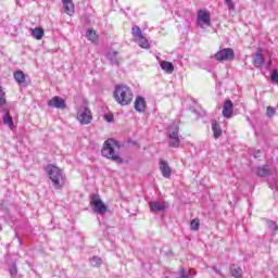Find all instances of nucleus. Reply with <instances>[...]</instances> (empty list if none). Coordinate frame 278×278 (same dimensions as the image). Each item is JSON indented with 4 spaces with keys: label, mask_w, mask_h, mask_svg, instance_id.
Returning a JSON list of instances; mask_svg holds the SVG:
<instances>
[{
    "label": "nucleus",
    "mask_w": 278,
    "mask_h": 278,
    "mask_svg": "<svg viewBox=\"0 0 278 278\" xmlns=\"http://www.w3.org/2000/svg\"><path fill=\"white\" fill-rule=\"evenodd\" d=\"M214 58L215 60H217V62H223L225 60H233L235 58L233 49L224 48L219 50L217 53H215Z\"/></svg>",
    "instance_id": "obj_8"
},
{
    "label": "nucleus",
    "mask_w": 278,
    "mask_h": 278,
    "mask_svg": "<svg viewBox=\"0 0 278 278\" xmlns=\"http://www.w3.org/2000/svg\"><path fill=\"white\" fill-rule=\"evenodd\" d=\"M90 204L93 205V212L100 214V216H103V214L108 212V205L103 203L99 194H93L91 197Z\"/></svg>",
    "instance_id": "obj_7"
},
{
    "label": "nucleus",
    "mask_w": 278,
    "mask_h": 278,
    "mask_svg": "<svg viewBox=\"0 0 278 278\" xmlns=\"http://www.w3.org/2000/svg\"><path fill=\"white\" fill-rule=\"evenodd\" d=\"M13 77L20 85L25 84V73H23V71L15 72Z\"/></svg>",
    "instance_id": "obj_24"
},
{
    "label": "nucleus",
    "mask_w": 278,
    "mask_h": 278,
    "mask_svg": "<svg viewBox=\"0 0 278 278\" xmlns=\"http://www.w3.org/2000/svg\"><path fill=\"white\" fill-rule=\"evenodd\" d=\"M108 60H110L111 64L118 66L119 60H118V51L111 50L106 54Z\"/></svg>",
    "instance_id": "obj_17"
},
{
    "label": "nucleus",
    "mask_w": 278,
    "mask_h": 278,
    "mask_svg": "<svg viewBox=\"0 0 278 278\" xmlns=\"http://www.w3.org/2000/svg\"><path fill=\"white\" fill-rule=\"evenodd\" d=\"M267 226L269 227L270 230L277 231V222L274 220H267Z\"/></svg>",
    "instance_id": "obj_31"
},
{
    "label": "nucleus",
    "mask_w": 278,
    "mask_h": 278,
    "mask_svg": "<svg viewBox=\"0 0 278 278\" xmlns=\"http://www.w3.org/2000/svg\"><path fill=\"white\" fill-rule=\"evenodd\" d=\"M190 227L192 231H199V227H201V222L199 220V218L192 219Z\"/></svg>",
    "instance_id": "obj_27"
},
{
    "label": "nucleus",
    "mask_w": 278,
    "mask_h": 278,
    "mask_svg": "<svg viewBox=\"0 0 278 278\" xmlns=\"http://www.w3.org/2000/svg\"><path fill=\"white\" fill-rule=\"evenodd\" d=\"M61 1L65 10V13H67L68 16H73V14H75V3H73V0H61Z\"/></svg>",
    "instance_id": "obj_15"
},
{
    "label": "nucleus",
    "mask_w": 278,
    "mask_h": 278,
    "mask_svg": "<svg viewBox=\"0 0 278 278\" xmlns=\"http://www.w3.org/2000/svg\"><path fill=\"white\" fill-rule=\"evenodd\" d=\"M222 114L224 118H231L233 116V102L231 100L224 102Z\"/></svg>",
    "instance_id": "obj_12"
},
{
    "label": "nucleus",
    "mask_w": 278,
    "mask_h": 278,
    "mask_svg": "<svg viewBox=\"0 0 278 278\" xmlns=\"http://www.w3.org/2000/svg\"><path fill=\"white\" fill-rule=\"evenodd\" d=\"M277 113V111L275 110V108L273 106H267V116L268 118H273V116H275V114Z\"/></svg>",
    "instance_id": "obj_30"
},
{
    "label": "nucleus",
    "mask_w": 278,
    "mask_h": 278,
    "mask_svg": "<svg viewBox=\"0 0 278 278\" xmlns=\"http://www.w3.org/2000/svg\"><path fill=\"white\" fill-rule=\"evenodd\" d=\"M2 112H4V115L2 117L3 125H7L9 129L14 128V119L12 118V115H10V110L3 109Z\"/></svg>",
    "instance_id": "obj_14"
},
{
    "label": "nucleus",
    "mask_w": 278,
    "mask_h": 278,
    "mask_svg": "<svg viewBox=\"0 0 278 278\" xmlns=\"http://www.w3.org/2000/svg\"><path fill=\"white\" fill-rule=\"evenodd\" d=\"M104 121H106L108 123H112V121H114V115L104 114Z\"/></svg>",
    "instance_id": "obj_34"
},
{
    "label": "nucleus",
    "mask_w": 278,
    "mask_h": 278,
    "mask_svg": "<svg viewBox=\"0 0 278 278\" xmlns=\"http://www.w3.org/2000/svg\"><path fill=\"white\" fill-rule=\"evenodd\" d=\"M46 173L49 177V179L52 181V186L55 190H62L66 184V176L64 175V172L60 169V167L49 164L46 167Z\"/></svg>",
    "instance_id": "obj_2"
},
{
    "label": "nucleus",
    "mask_w": 278,
    "mask_h": 278,
    "mask_svg": "<svg viewBox=\"0 0 278 278\" xmlns=\"http://www.w3.org/2000/svg\"><path fill=\"white\" fill-rule=\"evenodd\" d=\"M214 273H216L217 275H220V277H223V273H220L219 269H217L216 267H213Z\"/></svg>",
    "instance_id": "obj_35"
},
{
    "label": "nucleus",
    "mask_w": 278,
    "mask_h": 278,
    "mask_svg": "<svg viewBox=\"0 0 278 278\" xmlns=\"http://www.w3.org/2000/svg\"><path fill=\"white\" fill-rule=\"evenodd\" d=\"M271 81H274V84L278 85V71L277 70L271 71Z\"/></svg>",
    "instance_id": "obj_32"
},
{
    "label": "nucleus",
    "mask_w": 278,
    "mask_h": 278,
    "mask_svg": "<svg viewBox=\"0 0 278 278\" xmlns=\"http://www.w3.org/2000/svg\"><path fill=\"white\" fill-rule=\"evenodd\" d=\"M226 4L228 5V10H236V5H233L232 0H225Z\"/></svg>",
    "instance_id": "obj_33"
},
{
    "label": "nucleus",
    "mask_w": 278,
    "mask_h": 278,
    "mask_svg": "<svg viewBox=\"0 0 278 278\" xmlns=\"http://www.w3.org/2000/svg\"><path fill=\"white\" fill-rule=\"evenodd\" d=\"M161 68L165 71V73H173L175 71V66L168 61H161Z\"/></svg>",
    "instance_id": "obj_21"
},
{
    "label": "nucleus",
    "mask_w": 278,
    "mask_h": 278,
    "mask_svg": "<svg viewBox=\"0 0 278 278\" xmlns=\"http://www.w3.org/2000/svg\"><path fill=\"white\" fill-rule=\"evenodd\" d=\"M256 175L257 177H268V175H270V169L268 168V166L263 165L261 167H257Z\"/></svg>",
    "instance_id": "obj_22"
},
{
    "label": "nucleus",
    "mask_w": 278,
    "mask_h": 278,
    "mask_svg": "<svg viewBox=\"0 0 278 278\" xmlns=\"http://www.w3.org/2000/svg\"><path fill=\"white\" fill-rule=\"evenodd\" d=\"M30 31L35 40H42V38H45V29H42L41 27H36L34 29H30Z\"/></svg>",
    "instance_id": "obj_19"
},
{
    "label": "nucleus",
    "mask_w": 278,
    "mask_h": 278,
    "mask_svg": "<svg viewBox=\"0 0 278 278\" xmlns=\"http://www.w3.org/2000/svg\"><path fill=\"white\" fill-rule=\"evenodd\" d=\"M101 153L106 160H111L116 164H125V160L121 157V142L115 139H108L104 141Z\"/></svg>",
    "instance_id": "obj_1"
},
{
    "label": "nucleus",
    "mask_w": 278,
    "mask_h": 278,
    "mask_svg": "<svg viewBox=\"0 0 278 278\" xmlns=\"http://www.w3.org/2000/svg\"><path fill=\"white\" fill-rule=\"evenodd\" d=\"M179 140V127H175L174 130L169 134V147L177 149L180 144Z\"/></svg>",
    "instance_id": "obj_11"
},
{
    "label": "nucleus",
    "mask_w": 278,
    "mask_h": 278,
    "mask_svg": "<svg viewBox=\"0 0 278 278\" xmlns=\"http://www.w3.org/2000/svg\"><path fill=\"white\" fill-rule=\"evenodd\" d=\"M212 129H213L214 138H215L216 140H218V138H219L220 136H223V129H220V125H219L218 123L214 122V123L212 124Z\"/></svg>",
    "instance_id": "obj_23"
},
{
    "label": "nucleus",
    "mask_w": 278,
    "mask_h": 278,
    "mask_svg": "<svg viewBox=\"0 0 278 278\" xmlns=\"http://www.w3.org/2000/svg\"><path fill=\"white\" fill-rule=\"evenodd\" d=\"M90 264L91 266H101V264H103V260H101V257L99 256H93L91 260H90Z\"/></svg>",
    "instance_id": "obj_28"
},
{
    "label": "nucleus",
    "mask_w": 278,
    "mask_h": 278,
    "mask_svg": "<svg viewBox=\"0 0 278 278\" xmlns=\"http://www.w3.org/2000/svg\"><path fill=\"white\" fill-rule=\"evenodd\" d=\"M9 273H10L11 277H16V275H18V269L16 268V263H14V264L9 268Z\"/></svg>",
    "instance_id": "obj_29"
},
{
    "label": "nucleus",
    "mask_w": 278,
    "mask_h": 278,
    "mask_svg": "<svg viewBox=\"0 0 278 278\" xmlns=\"http://www.w3.org/2000/svg\"><path fill=\"white\" fill-rule=\"evenodd\" d=\"M86 36L88 40H90L91 42H97V38H99V36L97 35V31H94V29L92 28H89L87 30Z\"/></svg>",
    "instance_id": "obj_25"
},
{
    "label": "nucleus",
    "mask_w": 278,
    "mask_h": 278,
    "mask_svg": "<svg viewBox=\"0 0 278 278\" xmlns=\"http://www.w3.org/2000/svg\"><path fill=\"white\" fill-rule=\"evenodd\" d=\"M8 104V99L5 98V91L3 90V87H0V110L1 108H5Z\"/></svg>",
    "instance_id": "obj_26"
},
{
    "label": "nucleus",
    "mask_w": 278,
    "mask_h": 278,
    "mask_svg": "<svg viewBox=\"0 0 278 278\" xmlns=\"http://www.w3.org/2000/svg\"><path fill=\"white\" fill-rule=\"evenodd\" d=\"M197 23H198V26L201 27V29H205V27H210V25H212V17L210 15V11L205 9H200L198 11Z\"/></svg>",
    "instance_id": "obj_6"
},
{
    "label": "nucleus",
    "mask_w": 278,
    "mask_h": 278,
    "mask_svg": "<svg viewBox=\"0 0 278 278\" xmlns=\"http://www.w3.org/2000/svg\"><path fill=\"white\" fill-rule=\"evenodd\" d=\"M77 121L80 125H90L92 123V112L88 105L83 104L77 111Z\"/></svg>",
    "instance_id": "obj_4"
},
{
    "label": "nucleus",
    "mask_w": 278,
    "mask_h": 278,
    "mask_svg": "<svg viewBox=\"0 0 278 278\" xmlns=\"http://www.w3.org/2000/svg\"><path fill=\"white\" fill-rule=\"evenodd\" d=\"M229 270H230V275L233 277V278H242V268L238 265H231L229 267Z\"/></svg>",
    "instance_id": "obj_20"
},
{
    "label": "nucleus",
    "mask_w": 278,
    "mask_h": 278,
    "mask_svg": "<svg viewBox=\"0 0 278 278\" xmlns=\"http://www.w3.org/2000/svg\"><path fill=\"white\" fill-rule=\"evenodd\" d=\"M160 170L165 179H170L173 169L170 168V165H168V161L160 159Z\"/></svg>",
    "instance_id": "obj_10"
},
{
    "label": "nucleus",
    "mask_w": 278,
    "mask_h": 278,
    "mask_svg": "<svg viewBox=\"0 0 278 278\" xmlns=\"http://www.w3.org/2000/svg\"><path fill=\"white\" fill-rule=\"evenodd\" d=\"M49 108H56V110H65L66 109V101L64 98L60 96H55L48 101Z\"/></svg>",
    "instance_id": "obj_9"
},
{
    "label": "nucleus",
    "mask_w": 278,
    "mask_h": 278,
    "mask_svg": "<svg viewBox=\"0 0 278 278\" xmlns=\"http://www.w3.org/2000/svg\"><path fill=\"white\" fill-rule=\"evenodd\" d=\"M113 97L119 105H129L134 101V91L127 85H116Z\"/></svg>",
    "instance_id": "obj_3"
},
{
    "label": "nucleus",
    "mask_w": 278,
    "mask_h": 278,
    "mask_svg": "<svg viewBox=\"0 0 278 278\" xmlns=\"http://www.w3.org/2000/svg\"><path fill=\"white\" fill-rule=\"evenodd\" d=\"M149 205L151 212H164L166 210L164 202H150Z\"/></svg>",
    "instance_id": "obj_18"
},
{
    "label": "nucleus",
    "mask_w": 278,
    "mask_h": 278,
    "mask_svg": "<svg viewBox=\"0 0 278 278\" xmlns=\"http://www.w3.org/2000/svg\"><path fill=\"white\" fill-rule=\"evenodd\" d=\"M253 64L255 66V68H262V66H264V54H262V50H257L255 58L253 60Z\"/></svg>",
    "instance_id": "obj_16"
},
{
    "label": "nucleus",
    "mask_w": 278,
    "mask_h": 278,
    "mask_svg": "<svg viewBox=\"0 0 278 278\" xmlns=\"http://www.w3.org/2000/svg\"><path fill=\"white\" fill-rule=\"evenodd\" d=\"M135 110L136 112H138L139 114H142L143 112H146L147 110V101L144 100V98L138 96L135 100Z\"/></svg>",
    "instance_id": "obj_13"
},
{
    "label": "nucleus",
    "mask_w": 278,
    "mask_h": 278,
    "mask_svg": "<svg viewBox=\"0 0 278 278\" xmlns=\"http://www.w3.org/2000/svg\"><path fill=\"white\" fill-rule=\"evenodd\" d=\"M131 34L134 38H136L141 49H151V43H149V39L144 37V35L142 34V29H140L138 25L132 26Z\"/></svg>",
    "instance_id": "obj_5"
}]
</instances>
